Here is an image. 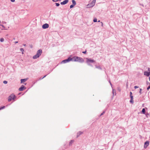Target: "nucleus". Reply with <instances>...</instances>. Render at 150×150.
I'll return each instance as SVG.
<instances>
[{"label": "nucleus", "instance_id": "obj_31", "mask_svg": "<svg viewBox=\"0 0 150 150\" xmlns=\"http://www.w3.org/2000/svg\"><path fill=\"white\" fill-rule=\"evenodd\" d=\"M105 113V112L104 111L100 115V116H101L102 115H103L104 113Z\"/></svg>", "mask_w": 150, "mask_h": 150}, {"label": "nucleus", "instance_id": "obj_9", "mask_svg": "<svg viewBox=\"0 0 150 150\" xmlns=\"http://www.w3.org/2000/svg\"><path fill=\"white\" fill-rule=\"evenodd\" d=\"M149 142L148 141H147L145 142L144 143V148L146 149L147 148V146L149 145Z\"/></svg>", "mask_w": 150, "mask_h": 150}, {"label": "nucleus", "instance_id": "obj_18", "mask_svg": "<svg viewBox=\"0 0 150 150\" xmlns=\"http://www.w3.org/2000/svg\"><path fill=\"white\" fill-rule=\"evenodd\" d=\"M130 102L132 104L133 103H134L133 99H130Z\"/></svg>", "mask_w": 150, "mask_h": 150}, {"label": "nucleus", "instance_id": "obj_7", "mask_svg": "<svg viewBox=\"0 0 150 150\" xmlns=\"http://www.w3.org/2000/svg\"><path fill=\"white\" fill-rule=\"evenodd\" d=\"M77 62H84V60L83 59L80 57H78L77 59Z\"/></svg>", "mask_w": 150, "mask_h": 150}, {"label": "nucleus", "instance_id": "obj_40", "mask_svg": "<svg viewBox=\"0 0 150 150\" xmlns=\"http://www.w3.org/2000/svg\"><path fill=\"white\" fill-rule=\"evenodd\" d=\"M101 24H102V26H103V23L102 22H101Z\"/></svg>", "mask_w": 150, "mask_h": 150}, {"label": "nucleus", "instance_id": "obj_1", "mask_svg": "<svg viewBox=\"0 0 150 150\" xmlns=\"http://www.w3.org/2000/svg\"><path fill=\"white\" fill-rule=\"evenodd\" d=\"M42 52V50L40 49L38 50L36 54L33 56V59H36L38 58L41 55Z\"/></svg>", "mask_w": 150, "mask_h": 150}, {"label": "nucleus", "instance_id": "obj_16", "mask_svg": "<svg viewBox=\"0 0 150 150\" xmlns=\"http://www.w3.org/2000/svg\"><path fill=\"white\" fill-rule=\"evenodd\" d=\"M142 112L144 114H145V109L144 108H143L142 110Z\"/></svg>", "mask_w": 150, "mask_h": 150}, {"label": "nucleus", "instance_id": "obj_23", "mask_svg": "<svg viewBox=\"0 0 150 150\" xmlns=\"http://www.w3.org/2000/svg\"><path fill=\"white\" fill-rule=\"evenodd\" d=\"M74 6L73 5V4L71 5H70V8H72L73 7H74Z\"/></svg>", "mask_w": 150, "mask_h": 150}, {"label": "nucleus", "instance_id": "obj_20", "mask_svg": "<svg viewBox=\"0 0 150 150\" xmlns=\"http://www.w3.org/2000/svg\"><path fill=\"white\" fill-rule=\"evenodd\" d=\"M93 21L94 22H97V19L96 18H94L93 20Z\"/></svg>", "mask_w": 150, "mask_h": 150}, {"label": "nucleus", "instance_id": "obj_6", "mask_svg": "<svg viewBox=\"0 0 150 150\" xmlns=\"http://www.w3.org/2000/svg\"><path fill=\"white\" fill-rule=\"evenodd\" d=\"M78 57H74L72 58H71V61L72 60L73 61L77 62V60Z\"/></svg>", "mask_w": 150, "mask_h": 150}, {"label": "nucleus", "instance_id": "obj_11", "mask_svg": "<svg viewBox=\"0 0 150 150\" xmlns=\"http://www.w3.org/2000/svg\"><path fill=\"white\" fill-rule=\"evenodd\" d=\"M144 74L147 76H149L150 75V73L149 72L145 71L144 72Z\"/></svg>", "mask_w": 150, "mask_h": 150}, {"label": "nucleus", "instance_id": "obj_37", "mask_svg": "<svg viewBox=\"0 0 150 150\" xmlns=\"http://www.w3.org/2000/svg\"><path fill=\"white\" fill-rule=\"evenodd\" d=\"M11 1L12 2H14L15 1V0H11Z\"/></svg>", "mask_w": 150, "mask_h": 150}, {"label": "nucleus", "instance_id": "obj_22", "mask_svg": "<svg viewBox=\"0 0 150 150\" xmlns=\"http://www.w3.org/2000/svg\"><path fill=\"white\" fill-rule=\"evenodd\" d=\"M5 108V106H4L0 108V110L3 109H4Z\"/></svg>", "mask_w": 150, "mask_h": 150}, {"label": "nucleus", "instance_id": "obj_42", "mask_svg": "<svg viewBox=\"0 0 150 150\" xmlns=\"http://www.w3.org/2000/svg\"><path fill=\"white\" fill-rule=\"evenodd\" d=\"M112 92H113V93L114 94V89L113 90Z\"/></svg>", "mask_w": 150, "mask_h": 150}, {"label": "nucleus", "instance_id": "obj_17", "mask_svg": "<svg viewBox=\"0 0 150 150\" xmlns=\"http://www.w3.org/2000/svg\"><path fill=\"white\" fill-rule=\"evenodd\" d=\"M96 68H97V69H102L100 66H96Z\"/></svg>", "mask_w": 150, "mask_h": 150}, {"label": "nucleus", "instance_id": "obj_28", "mask_svg": "<svg viewBox=\"0 0 150 150\" xmlns=\"http://www.w3.org/2000/svg\"><path fill=\"white\" fill-rule=\"evenodd\" d=\"M150 88V85L147 88V90H149Z\"/></svg>", "mask_w": 150, "mask_h": 150}, {"label": "nucleus", "instance_id": "obj_4", "mask_svg": "<svg viewBox=\"0 0 150 150\" xmlns=\"http://www.w3.org/2000/svg\"><path fill=\"white\" fill-rule=\"evenodd\" d=\"M15 96L14 95H11L10 96H9L8 99V101H10L12 99H14Z\"/></svg>", "mask_w": 150, "mask_h": 150}, {"label": "nucleus", "instance_id": "obj_43", "mask_svg": "<svg viewBox=\"0 0 150 150\" xmlns=\"http://www.w3.org/2000/svg\"><path fill=\"white\" fill-rule=\"evenodd\" d=\"M23 45L24 46H26V45L25 44H23Z\"/></svg>", "mask_w": 150, "mask_h": 150}, {"label": "nucleus", "instance_id": "obj_8", "mask_svg": "<svg viewBox=\"0 0 150 150\" xmlns=\"http://www.w3.org/2000/svg\"><path fill=\"white\" fill-rule=\"evenodd\" d=\"M49 25L47 23H45L43 24L42 26V28L43 29H46L49 27Z\"/></svg>", "mask_w": 150, "mask_h": 150}, {"label": "nucleus", "instance_id": "obj_10", "mask_svg": "<svg viewBox=\"0 0 150 150\" xmlns=\"http://www.w3.org/2000/svg\"><path fill=\"white\" fill-rule=\"evenodd\" d=\"M69 1V0H65L62 2L61 3V4L62 5H64L67 3Z\"/></svg>", "mask_w": 150, "mask_h": 150}, {"label": "nucleus", "instance_id": "obj_13", "mask_svg": "<svg viewBox=\"0 0 150 150\" xmlns=\"http://www.w3.org/2000/svg\"><path fill=\"white\" fill-rule=\"evenodd\" d=\"M28 79H21V83H22L24 82H25Z\"/></svg>", "mask_w": 150, "mask_h": 150}, {"label": "nucleus", "instance_id": "obj_35", "mask_svg": "<svg viewBox=\"0 0 150 150\" xmlns=\"http://www.w3.org/2000/svg\"><path fill=\"white\" fill-rule=\"evenodd\" d=\"M131 99H133V96H130Z\"/></svg>", "mask_w": 150, "mask_h": 150}, {"label": "nucleus", "instance_id": "obj_21", "mask_svg": "<svg viewBox=\"0 0 150 150\" xmlns=\"http://www.w3.org/2000/svg\"><path fill=\"white\" fill-rule=\"evenodd\" d=\"M74 141L73 140H71L69 142V145H71L72 144L73 142Z\"/></svg>", "mask_w": 150, "mask_h": 150}, {"label": "nucleus", "instance_id": "obj_34", "mask_svg": "<svg viewBox=\"0 0 150 150\" xmlns=\"http://www.w3.org/2000/svg\"><path fill=\"white\" fill-rule=\"evenodd\" d=\"M148 71L150 73V68H148Z\"/></svg>", "mask_w": 150, "mask_h": 150}, {"label": "nucleus", "instance_id": "obj_2", "mask_svg": "<svg viewBox=\"0 0 150 150\" xmlns=\"http://www.w3.org/2000/svg\"><path fill=\"white\" fill-rule=\"evenodd\" d=\"M96 2V0H93L92 2L90 4L87 5V6L88 7H93L95 4Z\"/></svg>", "mask_w": 150, "mask_h": 150}, {"label": "nucleus", "instance_id": "obj_5", "mask_svg": "<svg viewBox=\"0 0 150 150\" xmlns=\"http://www.w3.org/2000/svg\"><path fill=\"white\" fill-rule=\"evenodd\" d=\"M71 61V57H69L68 59L64 60H63L62 62V63H65L67 62H69V61Z\"/></svg>", "mask_w": 150, "mask_h": 150}, {"label": "nucleus", "instance_id": "obj_14", "mask_svg": "<svg viewBox=\"0 0 150 150\" xmlns=\"http://www.w3.org/2000/svg\"><path fill=\"white\" fill-rule=\"evenodd\" d=\"M83 132H79L77 133V137H78L80 135L82 134Z\"/></svg>", "mask_w": 150, "mask_h": 150}, {"label": "nucleus", "instance_id": "obj_3", "mask_svg": "<svg viewBox=\"0 0 150 150\" xmlns=\"http://www.w3.org/2000/svg\"><path fill=\"white\" fill-rule=\"evenodd\" d=\"M86 62L88 64L89 63H93L95 62V61L93 59H91L86 58Z\"/></svg>", "mask_w": 150, "mask_h": 150}, {"label": "nucleus", "instance_id": "obj_24", "mask_svg": "<svg viewBox=\"0 0 150 150\" xmlns=\"http://www.w3.org/2000/svg\"><path fill=\"white\" fill-rule=\"evenodd\" d=\"M0 40L1 42H3L4 41V39L3 38H1L0 39Z\"/></svg>", "mask_w": 150, "mask_h": 150}, {"label": "nucleus", "instance_id": "obj_32", "mask_svg": "<svg viewBox=\"0 0 150 150\" xmlns=\"http://www.w3.org/2000/svg\"><path fill=\"white\" fill-rule=\"evenodd\" d=\"M139 87L138 86H135L134 87V88H135L136 89L138 88Z\"/></svg>", "mask_w": 150, "mask_h": 150}, {"label": "nucleus", "instance_id": "obj_26", "mask_svg": "<svg viewBox=\"0 0 150 150\" xmlns=\"http://www.w3.org/2000/svg\"><path fill=\"white\" fill-rule=\"evenodd\" d=\"M55 4H56V6H59V3H56Z\"/></svg>", "mask_w": 150, "mask_h": 150}, {"label": "nucleus", "instance_id": "obj_46", "mask_svg": "<svg viewBox=\"0 0 150 150\" xmlns=\"http://www.w3.org/2000/svg\"><path fill=\"white\" fill-rule=\"evenodd\" d=\"M98 22H100V20H99L98 21Z\"/></svg>", "mask_w": 150, "mask_h": 150}, {"label": "nucleus", "instance_id": "obj_15", "mask_svg": "<svg viewBox=\"0 0 150 150\" xmlns=\"http://www.w3.org/2000/svg\"><path fill=\"white\" fill-rule=\"evenodd\" d=\"M72 4L75 6L76 4L75 1L74 0H72Z\"/></svg>", "mask_w": 150, "mask_h": 150}, {"label": "nucleus", "instance_id": "obj_41", "mask_svg": "<svg viewBox=\"0 0 150 150\" xmlns=\"http://www.w3.org/2000/svg\"><path fill=\"white\" fill-rule=\"evenodd\" d=\"M112 92H113V93L114 94V89L113 90Z\"/></svg>", "mask_w": 150, "mask_h": 150}, {"label": "nucleus", "instance_id": "obj_25", "mask_svg": "<svg viewBox=\"0 0 150 150\" xmlns=\"http://www.w3.org/2000/svg\"><path fill=\"white\" fill-rule=\"evenodd\" d=\"M3 83L5 84H7V81H3Z\"/></svg>", "mask_w": 150, "mask_h": 150}, {"label": "nucleus", "instance_id": "obj_29", "mask_svg": "<svg viewBox=\"0 0 150 150\" xmlns=\"http://www.w3.org/2000/svg\"><path fill=\"white\" fill-rule=\"evenodd\" d=\"M142 90V89L141 88H140V91H139V93H140V94H141V91Z\"/></svg>", "mask_w": 150, "mask_h": 150}, {"label": "nucleus", "instance_id": "obj_33", "mask_svg": "<svg viewBox=\"0 0 150 150\" xmlns=\"http://www.w3.org/2000/svg\"><path fill=\"white\" fill-rule=\"evenodd\" d=\"M130 96H132V92H130Z\"/></svg>", "mask_w": 150, "mask_h": 150}, {"label": "nucleus", "instance_id": "obj_36", "mask_svg": "<svg viewBox=\"0 0 150 150\" xmlns=\"http://www.w3.org/2000/svg\"><path fill=\"white\" fill-rule=\"evenodd\" d=\"M82 53H84V54H86V51H85L83 52Z\"/></svg>", "mask_w": 150, "mask_h": 150}, {"label": "nucleus", "instance_id": "obj_30", "mask_svg": "<svg viewBox=\"0 0 150 150\" xmlns=\"http://www.w3.org/2000/svg\"><path fill=\"white\" fill-rule=\"evenodd\" d=\"M148 115H149V114H148V113H146V116L147 117H148L147 116Z\"/></svg>", "mask_w": 150, "mask_h": 150}, {"label": "nucleus", "instance_id": "obj_12", "mask_svg": "<svg viewBox=\"0 0 150 150\" xmlns=\"http://www.w3.org/2000/svg\"><path fill=\"white\" fill-rule=\"evenodd\" d=\"M24 88V86L23 85H22L21 87L19 88V90L20 91H23Z\"/></svg>", "mask_w": 150, "mask_h": 150}, {"label": "nucleus", "instance_id": "obj_19", "mask_svg": "<svg viewBox=\"0 0 150 150\" xmlns=\"http://www.w3.org/2000/svg\"><path fill=\"white\" fill-rule=\"evenodd\" d=\"M20 50L22 52V54H23V51H24V50L23 48H21L20 49Z\"/></svg>", "mask_w": 150, "mask_h": 150}, {"label": "nucleus", "instance_id": "obj_27", "mask_svg": "<svg viewBox=\"0 0 150 150\" xmlns=\"http://www.w3.org/2000/svg\"><path fill=\"white\" fill-rule=\"evenodd\" d=\"M1 26H2L3 27L4 29L6 30V29L5 28V27L3 25H1Z\"/></svg>", "mask_w": 150, "mask_h": 150}, {"label": "nucleus", "instance_id": "obj_44", "mask_svg": "<svg viewBox=\"0 0 150 150\" xmlns=\"http://www.w3.org/2000/svg\"><path fill=\"white\" fill-rule=\"evenodd\" d=\"M149 80L150 81V76L149 77Z\"/></svg>", "mask_w": 150, "mask_h": 150}, {"label": "nucleus", "instance_id": "obj_38", "mask_svg": "<svg viewBox=\"0 0 150 150\" xmlns=\"http://www.w3.org/2000/svg\"><path fill=\"white\" fill-rule=\"evenodd\" d=\"M18 42V41H16L14 42L16 44Z\"/></svg>", "mask_w": 150, "mask_h": 150}, {"label": "nucleus", "instance_id": "obj_39", "mask_svg": "<svg viewBox=\"0 0 150 150\" xmlns=\"http://www.w3.org/2000/svg\"><path fill=\"white\" fill-rule=\"evenodd\" d=\"M109 83H110V85H111V86H112V84H111V82H110V81H109Z\"/></svg>", "mask_w": 150, "mask_h": 150}, {"label": "nucleus", "instance_id": "obj_45", "mask_svg": "<svg viewBox=\"0 0 150 150\" xmlns=\"http://www.w3.org/2000/svg\"><path fill=\"white\" fill-rule=\"evenodd\" d=\"M46 75L45 76H44L43 78H44L46 76Z\"/></svg>", "mask_w": 150, "mask_h": 150}]
</instances>
